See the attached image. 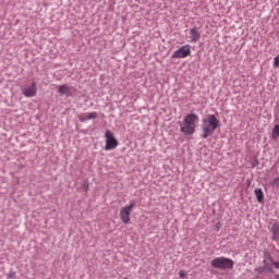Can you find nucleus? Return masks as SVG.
<instances>
[{
	"instance_id": "4",
	"label": "nucleus",
	"mask_w": 279,
	"mask_h": 279,
	"mask_svg": "<svg viewBox=\"0 0 279 279\" xmlns=\"http://www.w3.org/2000/svg\"><path fill=\"white\" fill-rule=\"evenodd\" d=\"M262 263L269 274H274V268L279 270V260H274V256L269 252L264 253Z\"/></svg>"
},
{
	"instance_id": "9",
	"label": "nucleus",
	"mask_w": 279,
	"mask_h": 279,
	"mask_svg": "<svg viewBox=\"0 0 279 279\" xmlns=\"http://www.w3.org/2000/svg\"><path fill=\"white\" fill-rule=\"evenodd\" d=\"M202 38V32H199V27L194 26L190 29V39L191 43H197Z\"/></svg>"
},
{
	"instance_id": "8",
	"label": "nucleus",
	"mask_w": 279,
	"mask_h": 279,
	"mask_svg": "<svg viewBox=\"0 0 279 279\" xmlns=\"http://www.w3.org/2000/svg\"><path fill=\"white\" fill-rule=\"evenodd\" d=\"M22 95L24 97H36L38 95V87H36V82H33L31 86H26L22 89Z\"/></svg>"
},
{
	"instance_id": "19",
	"label": "nucleus",
	"mask_w": 279,
	"mask_h": 279,
	"mask_svg": "<svg viewBox=\"0 0 279 279\" xmlns=\"http://www.w3.org/2000/svg\"><path fill=\"white\" fill-rule=\"evenodd\" d=\"M7 278H8V279H10V278H12V279L16 278V272L11 270V271L7 275Z\"/></svg>"
},
{
	"instance_id": "12",
	"label": "nucleus",
	"mask_w": 279,
	"mask_h": 279,
	"mask_svg": "<svg viewBox=\"0 0 279 279\" xmlns=\"http://www.w3.org/2000/svg\"><path fill=\"white\" fill-rule=\"evenodd\" d=\"M58 93L60 95H69V93H71V87L66 84L60 85L58 86Z\"/></svg>"
},
{
	"instance_id": "18",
	"label": "nucleus",
	"mask_w": 279,
	"mask_h": 279,
	"mask_svg": "<svg viewBox=\"0 0 279 279\" xmlns=\"http://www.w3.org/2000/svg\"><path fill=\"white\" fill-rule=\"evenodd\" d=\"M274 68L275 69H278L279 68V56L275 57L274 58V63H272Z\"/></svg>"
},
{
	"instance_id": "14",
	"label": "nucleus",
	"mask_w": 279,
	"mask_h": 279,
	"mask_svg": "<svg viewBox=\"0 0 279 279\" xmlns=\"http://www.w3.org/2000/svg\"><path fill=\"white\" fill-rule=\"evenodd\" d=\"M87 117V121H90L93 119H97V112H89V113H85Z\"/></svg>"
},
{
	"instance_id": "5",
	"label": "nucleus",
	"mask_w": 279,
	"mask_h": 279,
	"mask_svg": "<svg viewBox=\"0 0 279 279\" xmlns=\"http://www.w3.org/2000/svg\"><path fill=\"white\" fill-rule=\"evenodd\" d=\"M105 138H106V145H105L106 151H110V149H117V147H119V141L114 138V134H112V131H106Z\"/></svg>"
},
{
	"instance_id": "17",
	"label": "nucleus",
	"mask_w": 279,
	"mask_h": 279,
	"mask_svg": "<svg viewBox=\"0 0 279 279\" xmlns=\"http://www.w3.org/2000/svg\"><path fill=\"white\" fill-rule=\"evenodd\" d=\"M271 186H276L277 189L279 187V177L275 178L272 181H271Z\"/></svg>"
},
{
	"instance_id": "16",
	"label": "nucleus",
	"mask_w": 279,
	"mask_h": 279,
	"mask_svg": "<svg viewBox=\"0 0 279 279\" xmlns=\"http://www.w3.org/2000/svg\"><path fill=\"white\" fill-rule=\"evenodd\" d=\"M78 121H81V123H84L85 121H88L86 113L80 114L77 117Z\"/></svg>"
},
{
	"instance_id": "6",
	"label": "nucleus",
	"mask_w": 279,
	"mask_h": 279,
	"mask_svg": "<svg viewBox=\"0 0 279 279\" xmlns=\"http://www.w3.org/2000/svg\"><path fill=\"white\" fill-rule=\"evenodd\" d=\"M134 206H136V204L130 202L129 205L120 209V219L122 223H130V216L132 215V208H134Z\"/></svg>"
},
{
	"instance_id": "7",
	"label": "nucleus",
	"mask_w": 279,
	"mask_h": 279,
	"mask_svg": "<svg viewBox=\"0 0 279 279\" xmlns=\"http://www.w3.org/2000/svg\"><path fill=\"white\" fill-rule=\"evenodd\" d=\"M191 56V45H184L181 48L177 49L171 58L172 59H182V58H189Z\"/></svg>"
},
{
	"instance_id": "15",
	"label": "nucleus",
	"mask_w": 279,
	"mask_h": 279,
	"mask_svg": "<svg viewBox=\"0 0 279 279\" xmlns=\"http://www.w3.org/2000/svg\"><path fill=\"white\" fill-rule=\"evenodd\" d=\"M254 271H257V274H265L267 271V268H265L263 264V266L255 268Z\"/></svg>"
},
{
	"instance_id": "13",
	"label": "nucleus",
	"mask_w": 279,
	"mask_h": 279,
	"mask_svg": "<svg viewBox=\"0 0 279 279\" xmlns=\"http://www.w3.org/2000/svg\"><path fill=\"white\" fill-rule=\"evenodd\" d=\"M271 138L272 141H278L279 138V124H276L271 132Z\"/></svg>"
},
{
	"instance_id": "2",
	"label": "nucleus",
	"mask_w": 279,
	"mask_h": 279,
	"mask_svg": "<svg viewBox=\"0 0 279 279\" xmlns=\"http://www.w3.org/2000/svg\"><path fill=\"white\" fill-rule=\"evenodd\" d=\"M219 119L215 114H208L205 119L202 120V134L201 138H208L215 134V130L219 128Z\"/></svg>"
},
{
	"instance_id": "10",
	"label": "nucleus",
	"mask_w": 279,
	"mask_h": 279,
	"mask_svg": "<svg viewBox=\"0 0 279 279\" xmlns=\"http://www.w3.org/2000/svg\"><path fill=\"white\" fill-rule=\"evenodd\" d=\"M271 241L279 243V221L275 222L270 228Z\"/></svg>"
},
{
	"instance_id": "21",
	"label": "nucleus",
	"mask_w": 279,
	"mask_h": 279,
	"mask_svg": "<svg viewBox=\"0 0 279 279\" xmlns=\"http://www.w3.org/2000/svg\"><path fill=\"white\" fill-rule=\"evenodd\" d=\"M275 279H279V274L275 275Z\"/></svg>"
},
{
	"instance_id": "20",
	"label": "nucleus",
	"mask_w": 279,
	"mask_h": 279,
	"mask_svg": "<svg viewBox=\"0 0 279 279\" xmlns=\"http://www.w3.org/2000/svg\"><path fill=\"white\" fill-rule=\"evenodd\" d=\"M179 277H180V278H186V271L180 270V271H179Z\"/></svg>"
},
{
	"instance_id": "11",
	"label": "nucleus",
	"mask_w": 279,
	"mask_h": 279,
	"mask_svg": "<svg viewBox=\"0 0 279 279\" xmlns=\"http://www.w3.org/2000/svg\"><path fill=\"white\" fill-rule=\"evenodd\" d=\"M254 193L258 204H262V202L265 199V194L263 193V189L257 187L254 190Z\"/></svg>"
},
{
	"instance_id": "3",
	"label": "nucleus",
	"mask_w": 279,
	"mask_h": 279,
	"mask_svg": "<svg viewBox=\"0 0 279 279\" xmlns=\"http://www.w3.org/2000/svg\"><path fill=\"white\" fill-rule=\"evenodd\" d=\"M210 265L214 267V269H234V260L226 256L215 257L210 262Z\"/></svg>"
},
{
	"instance_id": "1",
	"label": "nucleus",
	"mask_w": 279,
	"mask_h": 279,
	"mask_svg": "<svg viewBox=\"0 0 279 279\" xmlns=\"http://www.w3.org/2000/svg\"><path fill=\"white\" fill-rule=\"evenodd\" d=\"M198 123L199 116H197L196 113H187L183 118V122L179 124L180 132H182V134H184L185 136H193V134H195V130Z\"/></svg>"
}]
</instances>
